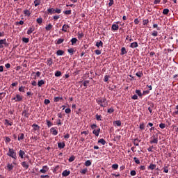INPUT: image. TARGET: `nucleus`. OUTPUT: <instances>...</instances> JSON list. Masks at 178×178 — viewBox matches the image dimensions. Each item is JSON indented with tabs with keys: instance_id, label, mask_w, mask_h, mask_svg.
I'll return each instance as SVG.
<instances>
[{
	"instance_id": "49530a36",
	"label": "nucleus",
	"mask_w": 178,
	"mask_h": 178,
	"mask_svg": "<svg viewBox=\"0 0 178 178\" xmlns=\"http://www.w3.org/2000/svg\"><path fill=\"white\" fill-rule=\"evenodd\" d=\"M152 35L153 37H158V31H153L152 33Z\"/></svg>"
},
{
	"instance_id": "f3484780",
	"label": "nucleus",
	"mask_w": 178,
	"mask_h": 178,
	"mask_svg": "<svg viewBox=\"0 0 178 178\" xmlns=\"http://www.w3.org/2000/svg\"><path fill=\"white\" fill-rule=\"evenodd\" d=\"M52 27H54V26L51 24H49L45 26V30H47V31H49L50 30H52Z\"/></svg>"
},
{
	"instance_id": "9d476101",
	"label": "nucleus",
	"mask_w": 178,
	"mask_h": 178,
	"mask_svg": "<svg viewBox=\"0 0 178 178\" xmlns=\"http://www.w3.org/2000/svg\"><path fill=\"white\" fill-rule=\"evenodd\" d=\"M58 147L60 149H63V148L66 147V144L65 143V142H60L58 143Z\"/></svg>"
},
{
	"instance_id": "603ef678",
	"label": "nucleus",
	"mask_w": 178,
	"mask_h": 178,
	"mask_svg": "<svg viewBox=\"0 0 178 178\" xmlns=\"http://www.w3.org/2000/svg\"><path fill=\"white\" fill-rule=\"evenodd\" d=\"M139 129H140V130H144V129H145V126L144 125V123L140 124V125H139Z\"/></svg>"
},
{
	"instance_id": "a19ab883",
	"label": "nucleus",
	"mask_w": 178,
	"mask_h": 178,
	"mask_svg": "<svg viewBox=\"0 0 178 178\" xmlns=\"http://www.w3.org/2000/svg\"><path fill=\"white\" fill-rule=\"evenodd\" d=\"M87 172H88V169L85 168V169L81 170L80 173H81V175H86V173H87Z\"/></svg>"
},
{
	"instance_id": "423d86ee",
	"label": "nucleus",
	"mask_w": 178,
	"mask_h": 178,
	"mask_svg": "<svg viewBox=\"0 0 178 178\" xmlns=\"http://www.w3.org/2000/svg\"><path fill=\"white\" fill-rule=\"evenodd\" d=\"M12 99L15 101V102H20L21 101H23V96L20 95H16V97H13Z\"/></svg>"
},
{
	"instance_id": "2f4dec72",
	"label": "nucleus",
	"mask_w": 178,
	"mask_h": 178,
	"mask_svg": "<svg viewBox=\"0 0 178 178\" xmlns=\"http://www.w3.org/2000/svg\"><path fill=\"white\" fill-rule=\"evenodd\" d=\"M34 3L35 6L37 7L38 5H41V0H35Z\"/></svg>"
},
{
	"instance_id": "1a4fd4ad",
	"label": "nucleus",
	"mask_w": 178,
	"mask_h": 178,
	"mask_svg": "<svg viewBox=\"0 0 178 178\" xmlns=\"http://www.w3.org/2000/svg\"><path fill=\"white\" fill-rule=\"evenodd\" d=\"M13 168H15V165H13V163H7V170H8V172H10V170H13Z\"/></svg>"
},
{
	"instance_id": "ddd939ff",
	"label": "nucleus",
	"mask_w": 178,
	"mask_h": 178,
	"mask_svg": "<svg viewBox=\"0 0 178 178\" xmlns=\"http://www.w3.org/2000/svg\"><path fill=\"white\" fill-rule=\"evenodd\" d=\"M129 47L130 48H133V49L137 48L138 47V43L137 42H134L131 43Z\"/></svg>"
},
{
	"instance_id": "58836bf2",
	"label": "nucleus",
	"mask_w": 178,
	"mask_h": 178,
	"mask_svg": "<svg viewBox=\"0 0 178 178\" xmlns=\"http://www.w3.org/2000/svg\"><path fill=\"white\" fill-rule=\"evenodd\" d=\"M22 115H24V116H25V118H29V113H27V111H26V110L22 111Z\"/></svg>"
},
{
	"instance_id": "cd10ccee",
	"label": "nucleus",
	"mask_w": 178,
	"mask_h": 178,
	"mask_svg": "<svg viewBox=\"0 0 178 178\" xmlns=\"http://www.w3.org/2000/svg\"><path fill=\"white\" fill-rule=\"evenodd\" d=\"M67 52H68V54H70V55L72 56L74 54V49H73V48L68 49Z\"/></svg>"
},
{
	"instance_id": "72a5a7b5",
	"label": "nucleus",
	"mask_w": 178,
	"mask_h": 178,
	"mask_svg": "<svg viewBox=\"0 0 178 178\" xmlns=\"http://www.w3.org/2000/svg\"><path fill=\"white\" fill-rule=\"evenodd\" d=\"M36 22L38 24H42V17H40L36 19Z\"/></svg>"
},
{
	"instance_id": "a18cd8bd",
	"label": "nucleus",
	"mask_w": 178,
	"mask_h": 178,
	"mask_svg": "<svg viewBox=\"0 0 178 178\" xmlns=\"http://www.w3.org/2000/svg\"><path fill=\"white\" fill-rule=\"evenodd\" d=\"M112 168L114 169V170H116L119 168V165L118 164H113L112 165Z\"/></svg>"
},
{
	"instance_id": "6ab92c4d",
	"label": "nucleus",
	"mask_w": 178,
	"mask_h": 178,
	"mask_svg": "<svg viewBox=\"0 0 178 178\" xmlns=\"http://www.w3.org/2000/svg\"><path fill=\"white\" fill-rule=\"evenodd\" d=\"M24 14L25 16H28V17H30V16L31 15V13H30V10H24Z\"/></svg>"
},
{
	"instance_id": "a211bd4d",
	"label": "nucleus",
	"mask_w": 178,
	"mask_h": 178,
	"mask_svg": "<svg viewBox=\"0 0 178 178\" xmlns=\"http://www.w3.org/2000/svg\"><path fill=\"white\" fill-rule=\"evenodd\" d=\"M111 30L113 31L119 30V25L113 24L111 26Z\"/></svg>"
},
{
	"instance_id": "412c9836",
	"label": "nucleus",
	"mask_w": 178,
	"mask_h": 178,
	"mask_svg": "<svg viewBox=\"0 0 178 178\" xmlns=\"http://www.w3.org/2000/svg\"><path fill=\"white\" fill-rule=\"evenodd\" d=\"M44 84H45V81H44L42 79L40 81H38V87H42V86H44Z\"/></svg>"
},
{
	"instance_id": "4c0bfd02",
	"label": "nucleus",
	"mask_w": 178,
	"mask_h": 178,
	"mask_svg": "<svg viewBox=\"0 0 178 178\" xmlns=\"http://www.w3.org/2000/svg\"><path fill=\"white\" fill-rule=\"evenodd\" d=\"M46 122H47L48 127H51V126H54V124H52V122H51V121H49L48 120H46Z\"/></svg>"
},
{
	"instance_id": "6e6d98bb",
	"label": "nucleus",
	"mask_w": 178,
	"mask_h": 178,
	"mask_svg": "<svg viewBox=\"0 0 178 178\" xmlns=\"http://www.w3.org/2000/svg\"><path fill=\"white\" fill-rule=\"evenodd\" d=\"M134 161L137 163V165H140V160L137 157H134Z\"/></svg>"
},
{
	"instance_id": "e433bc0d",
	"label": "nucleus",
	"mask_w": 178,
	"mask_h": 178,
	"mask_svg": "<svg viewBox=\"0 0 178 178\" xmlns=\"http://www.w3.org/2000/svg\"><path fill=\"white\" fill-rule=\"evenodd\" d=\"M20 140H24V134H20V136H18V141Z\"/></svg>"
},
{
	"instance_id": "20e7f679",
	"label": "nucleus",
	"mask_w": 178,
	"mask_h": 178,
	"mask_svg": "<svg viewBox=\"0 0 178 178\" xmlns=\"http://www.w3.org/2000/svg\"><path fill=\"white\" fill-rule=\"evenodd\" d=\"M47 12L49 13H50V15H54V13H61L62 12V10L59 9V8H56V9H54V8H49L47 10Z\"/></svg>"
},
{
	"instance_id": "8fccbe9b",
	"label": "nucleus",
	"mask_w": 178,
	"mask_h": 178,
	"mask_svg": "<svg viewBox=\"0 0 178 178\" xmlns=\"http://www.w3.org/2000/svg\"><path fill=\"white\" fill-rule=\"evenodd\" d=\"M153 29H156L158 31L161 30V27L158 26V24H154Z\"/></svg>"
},
{
	"instance_id": "4be33fe9",
	"label": "nucleus",
	"mask_w": 178,
	"mask_h": 178,
	"mask_svg": "<svg viewBox=\"0 0 178 178\" xmlns=\"http://www.w3.org/2000/svg\"><path fill=\"white\" fill-rule=\"evenodd\" d=\"M96 47H97V48H99V47L102 48L104 47V42H102L101 40L99 42H97Z\"/></svg>"
},
{
	"instance_id": "393cba45",
	"label": "nucleus",
	"mask_w": 178,
	"mask_h": 178,
	"mask_svg": "<svg viewBox=\"0 0 178 178\" xmlns=\"http://www.w3.org/2000/svg\"><path fill=\"white\" fill-rule=\"evenodd\" d=\"M32 127L33 129V130H35L36 131V130H40V126H38V124H33L32 125Z\"/></svg>"
},
{
	"instance_id": "2eb2a0df",
	"label": "nucleus",
	"mask_w": 178,
	"mask_h": 178,
	"mask_svg": "<svg viewBox=\"0 0 178 178\" xmlns=\"http://www.w3.org/2000/svg\"><path fill=\"white\" fill-rule=\"evenodd\" d=\"M63 41H65V39L59 38L57 40H56V45H60V44H62L63 42Z\"/></svg>"
},
{
	"instance_id": "5fc2aeb1",
	"label": "nucleus",
	"mask_w": 178,
	"mask_h": 178,
	"mask_svg": "<svg viewBox=\"0 0 178 178\" xmlns=\"http://www.w3.org/2000/svg\"><path fill=\"white\" fill-rule=\"evenodd\" d=\"M5 124L7 126H12V122H9V120H5Z\"/></svg>"
},
{
	"instance_id": "13d9d810",
	"label": "nucleus",
	"mask_w": 178,
	"mask_h": 178,
	"mask_svg": "<svg viewBox=\"0 0 178 178\" xmlns=\"http://www.w3.org/2000/svg\"><path fill=\"white\" fill-rule=\"evenodd\" d=\"M52 63H53L52 59L49 58L47 60V65H49V66L52 65Z\"/></svg>"
},
{
	"instance_id": "aec40b11",
	"label": "nucleus",
	"mask_w": 178,
	"mask_h": 178,
	"mask_svg": "<svg viewBox=\"0 0 178 178\" xmlns=\"http://www.w3.org/2000/svg\"><path fill=\"white\" fill-rule=\"evenodd\" d=\"M65 54V51L63 50H58L56 51L57 56H62Z\"/></svg>"
},
{
	"instance_id": "3c124183",
	"label": "nucleus",
	"mask_w": 178,
	"mask_h": 178,
	"mask_svg": "<svg viewBox=\"0 0 178 178\" xmlns=\"http://www.w3.org/2000/svg\"><path fill=\"white\" fill-rule=\"evenodd\" d=\"M115 123L116 126H118V127L122 126V122L120 120H116L115 122Z\"/></svg>"
},
{
	"instance_id": "c756f323",
	"label": "nucleus",
	"mask_w": 178,
	"mask_h": 178,
	"mask_svg": "<svg viewBox=\"0 0 178 178\" xmlns=\"http://www.w3.org/2000/svg\"><path fill=\"white\" fill-rule=\"evenodd\" d=\"M127 54V51H126V47H122L121 49V55H126Z\"/></svg>"
},
{
	"instance_id": "f8f14e48",
	"label": "nucleus",
	"mask_w": 178,
	"mask_h": 178,
	"mask_svg": "<svg viewBox=\"0 0 178 178\" xmlns=\"http://www.w3.org/2000/svg\"><path fill=\"white\" fill-rule=\"evenodd\" d=\"M69 175H70V171L67 170H65L62 172V176H63L64 177H67V176H69Z\"/></svg>"
},
{
	"instance_id": "6e6552de",
	"label": "nucleus",
	"mask_w": 178,
	"mask_h": 178,
	"mask_svg": "<svg viewBox=\"0 0 178 178\" xmlns=\"http://www.w3.org/2000/svg\"><path fill=\"white\" fill-rule=\"evenodd\" d=\"M35 31V28L33 26L29 28L26 34H28V35H30V34H31L33 31Z\"/></svg>"
},
{
	"instance_id": "0e129e2a",
	"label": "nucleus",
	"mask_w": 178,
	"mask_h": 178,
	"mask_svg": "<svg viewBox=\"0 0 178 178\" xmlns=\"http://www.w3.org/2000/svg\"><path fill=\"white\" fill-rule=\"evenodd\" d=\"M163 172L164 173H168L169 172V170L168 169V166H165L163 168Z\"/></svg>"
},
{
	"instance_id": "338daca9",
	"label": "nucleus",
	"mask_w": 178,
	"mask_h": 178,
	"mask_svg": "<svg viewBox=\"0 0 178 178\" xmlns=\"http://www.w3.org/2000/svg\"><path fill=\"white\" fill-rule=\"evenodd\" d=\"M65 113H70L72 112V110L69 108H66L65 111Z\"/></svg>"
},
{
	"instance_id": "680f3d73",
	"label": "nucleus",
	"mask_w": 178,
	"mask_h": 178,
	"mask_svg": "<svg viewBox=\"0 0 178 178\" xmlns=\"http://www.w3.org/2000/svg\"><path fill=\"white\" fill-rule=\"evenodd\" d=\"M95 54H96V55H101L102 51L99 49H97L95 51Z\"/></svg>"
},
{
	"instance_id": "f257e3e1",
	"label": "nucleus",
	"mask_w": 178,
	"mask_h": 178,
	"mask_svg": "<svg viewBox=\"0 0 178 178\" xmlns=\"http://www.w3.org/2000/svg\"><path fill=\"white\" fill-rule=\"evenodd\" d=\"M96 102L102 108H106V106H108V101L105 97H100L96 99Z\"/></svg>"
},
{
	"instance_id": "bf43d9fd",
	"label": "nucleus",
	"mask_w": 178,
	"mask_h": 178,
	"mask_svg": "<svg viewBox=\"0 0 178 178\" xmlns=\"http://www.w3.org/2000/svg\"><path fill=\"white\" fill-rule=\"evenodd\" d=\"M159 127H160V129H165V127H166V124H163V123H161L159 124Z\"/></svg>"
},
{
	"instance_id": "864d4df0",
	"label": "nucleus",
	"mask_w": 178,
	"mask_h": 178,
	"mask_svg": "<svg viewBox=\"0 0 178 178\" xmlns=\"http://www.w3.org/2000/svg\"><path fill=\"white\" fill-rule=\"evenodd\" d=\"M169 13V9L165 8L163 10V15H168Z\"/></svg>"
},
{
	"instance_id": "e2e57ef3",
	"label": "nucleus",
	"mask_w": 178,
	"mask_h": 178,
	"mask_svg": "<svg viewBox=\"0 0 178 178\" xmlns=\"http://www.w3.org/2000/svg\"><path fill=\"white\" fill-rule=\"evenodd\" d=\"M19 91H20V92H24V86L19 87Z\"/></svg>"
},
{
	"instance_id": "37998d69",
	"label": "nucleus",
	"mask_w": 178,
	"mask_h": 178,
	"mask_svg": "<svg viewBox=\"0 0 178 178\" xmlns=\"http://www.w3.org/2000/svg\"><path fill=\"white\" fill-rule=\"evenodd\" d=\"M84 37V33H78V38L79 40H81L82 38Z\"/></svg>"
},
{
	"instance_id": "dca6fc26",
	"label": "nucleus",
	"mask_w": 178,
	"mask_h": 178,
	"mask_svg": "<svg viewBox=\"0 0 178 178\" xmlns=\"http://www.w3.org/2000/svg\"><path fill=\"white\" fill-rule=\"evenodd\" d=\"M21 165L22 167L24 168V169H29V163H27L26 161L22 162Z\"/></svg>"
},
{
	"instance_id": "69168bd1",
	"label": "nucleus",
	"mask_w": 178,
	"mask_h": 178,
	"mask_svg": "<svg viewBox=\"0 0 178 178\" xmlns=\"http://www.w3.org/2000/svg\"><path fill=\"white\" fill-rule=\"evenodd\" d=\"M131 176H136V170H131L130 172Z\"/></svg>"
},
{
	"instance_id": "39448f33",
	"label": "nucleus",
	"mask_w": 178,
	"mask_h": 178,
	"mask_svg": "<svg viewBox=\"0 0 178 178\" xmlns=\"http://www.w3.org/2000/svg\"><path fill=\"white\" fill-rule=\"evenodd\" d=\"M151 140H150V144H158V134H156V135H153L151 138Z\"/></svg>"
},
{
	"instance_id": "c9c22d12",
	"label": "nucleus",
	"mask_w": 178,
	"mask_h": 178,
	"mask_svg": "<svg viewBox=\"0 0 178 178\" xmlns=\"http://www.w3.org/2000/svg\"><path fill=\"white\" fill-rule=\"evenodd\" d=\"M71 42H72V45H74V44L77 42V38H73L72 39H71Z\"/></svg>"
},
{
	"instance_id": "b1692460",
	"label": "nucleus",
	"mask_w": 178,
	"mask_h": 178,
	"mask_svg": "<svg viewBox=\"0 0 178 178\" xmlns=\"http://www.w3.org/2000/svg\"><path fill=\"white\" fill-rule=\"evenodd\" d=\"M98 143L102 145H105L106 144V141L104 140V138H101L98 140Z\"/></svg>"
},
{
	"instance_id": "473e14b6",
	"label": "nucleus",
	"mask_w": 178,
	"mask_h": 178,
	"mask_svg": "<svg viewBox=\"0 0 178 178\" xmlns=\"http://www.w3.org/2000/svg\"><path fill=\"white\" fill-rule=\"evenodd\" d=\"M60 76H62V72L60 71H56L55 72L56 77H60Z\"/></svg>"
},
{
	"instance_id": "0eeeda50",
	"label": "nucleus",
	"mask_w": 178,
	"mask_h": 178,
	"mask_svg": "<svg viewBox=\"0 0 178 178\" xmlns=\"http://www.w3.org/2000/svg\"><path fill=\"white\" fill-rule=\"evenodd\" d=\"M49 170V168L48 167V165H44L42 168L40 170V172L45 175V173H47V172H48Z\"/></svg>"
},
{
	"instance_id": "9b49d317",
	"label": "nucleus",
	"mask_w": 178,
	"mask_h": 178,
	"mask_svg": "<svg viewBox=\"0 0 178 178\" xmlns=\"http://www.w3.org/2000/svg\"><path fill=\"white\" fill-rule=\"evenodd\" d=\"M50 133H52L53 136H58V130H56L55 127L50 129Z\"/></svg>"
},
{
	"instance_id": "5701e85b",
	"label": "nucleus",
	"mask_w": 178,
	"mask_h": 178,
	"mask_svg": "<svg viewBox=\"0 0 178 178\" xmlns=\"http://www.w3.org/2000/svg\"><path fill=\"white\" fill-rule=\"evenodd\" d=\"M26 153L24 152V151L23 150H19V156L22 158V159H23L24 158V154Z\"/></svg>"
},
{
	"instance_id": "774afa93",
	"label": "nucleus",
	"mask_w": 178,
	"mask_h": 178,
	"mask_svg": "<svg viewBox=\"0 0 178 178\" xmlns=\"http://www.w3.org/2000/svg\"><path fill=\"white\" fill-rule=\"evenodd\" d=\"M40 178H49V175H40Z\"/></svg>"
},
{
	"instance_id": "79ce46f5",
	"label": "nucleus",
	"mask_w": 178,
	"mask_h": 178,
	"mask_svg": "<svg viewBox=\"0 0 178 178\" xmlns=\"http://www.w3.org/2000/svg\"><path fill=\"white\" fill-rule=\"evenodd\" d=\"M22 41L25 42V44H27L30 41V39H29V38H23Z\"/></svg>"
},
{
	"instance_id": "c03bdc74",
	"label": "nucleus",
	"mask_w": 178,
	"mask_h": 178,
	"mask_svg": "<svg viewBox=\"0 0 178 178\" xmlns=\"http://www.w3.org/2000/svg\"><path fill=\"white\" fill-rule=\"evenodd\" d=\"M91 161L88 160L85 162V166H91Z\"/></svg>"
},
{
	"instance_id": "09e8293b",
	"label": "nucleus",
	"mask_w": 178,
	"mask_h": 178,
	"mask_svg": "<svg viewBox=\"0 0 178 178\" xmlns=\"http://www.w3.org/2000/svg\"><path fill=\"white\" fill-rule=\"evenodd\" d=\"M148 23H149V20H148V19H143V26H147V24H148Z\"/></svg>"
},
{
	"instance_id": "7ed1b4c3",
	"label": "nucleus",
	"mask_w": 178,
	"mask_h": 178,
	"mask_svg": "<svg viewBox=\"0 0 178 178\" xmlns=\"http://www.w3.org/2000/svg\"><path fill=\"white\" fill-rule=\"evenodd\" d=\"M7 155L8 156H10V158H13V159H14V161H16L17 159V155L15 152V149H13L12 148L8 149V152L7 153Z\"/></svg>"
},
{
	"instance_id": "de8ad7c7",
	"label": "nucleus",
	"mask_w": 178,
	"mask_h": 178,
	"mask_svg": "<svg viewBox=\"0 0 178 178\" xmlns=\"http://www.w3.org/2000/svg\"><path fill=\"white\" fill-rule=\"evenodd\" d=\"M108 113H113L115 112V109L113 108H110L107 110Z\"/></svg>"
},
{
	"instance_id": "052dcab7",
	"label": "nucleus",
	"mask_w": 178,
	"mask_h": 178,
	"mask_svg": "<svg viewBox=\"0 0 178 178\" xmlns=\"http://www.w3.org/2000/svg\"><path fill=\"white\" fill-rule=\"evenodd\" d=\"M102 117L98 114L96 115V120L102 121V119H101Z\"/></svg>"
},
{
	"instance_id": "f704fd0d",
	"label": "nucleus",
	"mask_w": 178,
	"mask_h": 178,
	"mask_svg": "<svg viewBox=\"0 0 178 178\" xmlns=\"http://www.w3.org/2000/svg\"><path fill=\"white\" fill-rule=\"evenodd\" d=\"M136 76H137V77L140 78V77H143V74L142 72H140V71H139V72H138L136 73Z\"/></svg>"
},
{
	"instance_id": "ea45409f",
	"label": "nucleus",
	"mask_w": 178,
	"mask_h": 178,
	"mask_svg": "<svg viewBox=\"0 0 178 178\" xmlns=\"http://www.w3.org/2000/svg\"><path fill=\"white\" fill-rule=\"evenodd\" d=\"M136 94H137V95H138V97H143V93H141V90H136Z\"/></svg>"
},
{
	"instance_id": "7c9ffc66",
	"label": "nucleus",
	"mask_w": 178,
	"mask_h": 178,
	"mask_svg": "<svg viewBox=\"0 0 178 178\" xmlns=\"http://www.w3.org/2000/svg\"><path fill=\"white\" fill-rule=\"evenodd\" d=\"M140 143V140L136 138V139H134V145L136 146V147H138L139 145V143Z\"/></svg>"
},
{
	"instance_id": "a878e982",
	"label": "nucleus",
	"mask_w": 178,
	"mask_h": 178,
	"mask_svg": "<svg viewBox=\"0 0 178 178\" xmlns=\"http://www.w3.org/2000/svg\"><path fill=\"white\" fill-rule=\"evenodd\" d=\"M3 44H6V39L0 40V48H3Z\"/></svg>"
},
{
	"instance_id": "bb28decb",
	"label": "nucleus",
	"mask_w": 178,
	"mask_h": 178,
	"mask_svg": "<svg viewBox=\"0 0 178 178\" xmlns=\"http://www.w3.org/2000/svg\"><path fill=\"white\" fill-rule=\"evenodd\" d=\"M60 99H63V97H55L54 98V102H59Z\"/></svg>"
},
{
	"instance_id": "4d7b16f0",
	"label": "nucleus",
	"mask_w": 178,
	"mask_h": 178,
	"mask_svg": "<svg viewBox=\"0 0 178 178\" xmlns=\"http://www.w3.org/2000/svg\"><path fill=\"white\" fill-rule=\"evenodd\" d=\"M65 15H72V10H67L64 11Z\"/></svg>"
},
{
	"instance_id": "f03ea898",
	"label": "nucleus",
	"mask_w": 178,
	"mask_h": 178,
	"mask_svg": "<svg viewBox=\"0 0 178 178\" xmlns=\"http://www.w3.org/2000/svg\"><path fill=\"white\" fill-rule=\"evenodd\" d=\"M90 128L92 129V134L95 135L96 137H98L99 136V133H101V129L98 127L96 124H92L90 125Z\"/></svg>"
},
{
	"instance_id": "4468645a",
	"label": "nucleus",
	"mask_w": 178,
	"mask_h": 178,
	"mask_svg": "<svg viewBox=\"0 0 178 178\" xmlns=\"http://www.w3.org/2000/svg\"><path fill=\"white\" fill-rule=\"evenodd\" d=\"M70 26L69 25L64 24L61 29L62 31H64V33H66L67 31V29H69Z\"/></svg>"
},
{
	"instance_id": "c85d7f7f",
	"label": "nucleus",
	"mask_w": 178,
	"mask_h": 178,
	"mask_svg": "<svg viewBox=\"0 0 178 178\" xmlns=\"http://www.w3.org/2000/svg\"><path fill=\"white\" fill-rule=\"evenodd\" d=\"M156 168V165L151 163L149 165L148 169H150L151 170H154V169H155Z\"/></svg>"
}]
</instances>
